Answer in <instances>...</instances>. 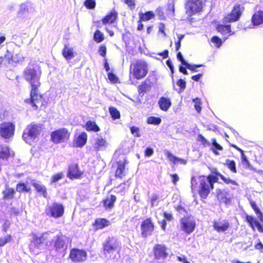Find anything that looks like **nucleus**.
<instances>
[{
  "mask_svg": "<svg viewBox=\"0 0 263 263\" xmlns=\"http://www.w3.org/2000/svg\"><path fill=\"white\" fill-rule=\"evenodd\" d=\"M85 128L88 132H98L100 130V127L95 121L89 120L85 124Z\"/></svg>",
  "mask_w": 263,
  "mask_h": 263,
  "instance_id": "obj_30",
  "label": "nucleus"
},
{
  "mask_svg": "<svg viewBox=\"0 0 263 263\" xmlns=\"http://www.w3.org/2000/svg\"><path fill=\"white\" fill-rule=\"evenodd\" d=\"M32 243L34 244L36 248H39L44 244L40 237L36 235H34L32 237Z\"/></svg>",
  "mask_w": 263,
  "mask_h": 263,
  "instance_id": "obj_49",
  "label": "nucleus"
},
{
  "mask_svg": "<svg viewBox=\"0 0 263 263\" xmlns=\"http://www.w3.org/2000/svg\"><path fill=\"white\" fill-rule=\"evenodd\" d=\"M41 130V126L40 125L31 123L28 125L24 130L22 138L26 143L31 144L40 134Z\"/></svg>",
  "mask_w": 263,
  "mask_h": 263,
  "instance_id": "obj_4",
  "label": "nucleus"
},
{
  "mask_svg": "<svg viewBox=\"0 0 263 263\" xmlns=\"http://www.w3.org/2000/svg\"><path fill=\"white\" fill-rule=\"evenodd\" d=\"M214 229L218 233H223L227 231L230 228V223L228 220H218L213 221Z\"/></svg>",
  "mask_w": 263,
  "mask_h": 263,
  "instance_id": "obj_15",
  "label": "nucleus"
},
{
  "mask_svg": "<svg viewBox=\"0 0 263 263\" xmlns=\"http://www.w3.org/2000/svg\"><path fill=\"white\" fill-rule=\"evenodd\" d=\"M95 224L98 229H103L109 224V221L105 218L97 219Z\"/></svg>",
  "mask_w": 263,
  "mask_h": 263,
  "instance_id": "obj_35",
  "label": "nucleus"
},
{
  "mask_svg": "<svg viewBox=\"0 0 263 263\" xmlns=\"http://www.w3.org/2000/svg\"><path fill=\"white\" fill-rule=\"evenodd\" d=\"M124 2L128 5L131 10L135 8V3L134 0H124Z\"/></svg>",
  "mask_w": 263,
  "mask_h": 263,
  "instance_id": "obj_60",
  "label": "nucleus"
},
{
  "mask_svg": "<svg viewBox=\"0 0 263 263\" xmlns=\"http://www.w3.org/2000/svg\"><path fill=\"white\" fill-rule=\"evenodd\" d=\"M203 7L202 0H188L185 8L190 15L200 11Z\"/></svg>",
  "mask_w": 263,
  "mask_h": 263,
  "instance_id": "obj_12",
  "label": "nucleus"
},
{
  "mask_svg": "<svg viewBox=\"0 0 263 263\" xmlns=\"http://www.w3.org/2000/svg\"><path fill=\"white\" fill-rule=\"evenodd\" d=\"M15 125L11 122L3 123L0 126V135L5 139H9L14 135Z\"/></svg>",
  "mask_w": 263,
  "mask_h": 263,
  "instance_id": "obj_9",
  "label": "nucleus"
},
{
  "mask_svg": "<svg viewBox=\"0 0 263 263\" xmlns=\"http://www.w3.org/2000/svg\"><path fill=\"white\" fill-rule=\"evenodd\" d=\"M133 75L135 78L140 80L146 76L148 72L147 65L146 62L139 61L133 64Z\"/></svg>",
  "mask_w": 263,
  "mask_h": 263,
  "instance_id": "obj_6",
  "label": "nucleus"
},
{
  "mask_svg": "<svg viewBox=\"0 0 263 263\" xmlns=\"http://www.w3.org/2000/svg\"><path fill=\"white\" fill-rule=\"evenodd\" d=\"M245 220L249 226L254 231L256 225L259 222L258 220L254 217L247 214Z\"/></svg>",
  "mask_w": 263,
  "mask_h": 263,
  "instance_id": "obj_33",
  "label": "nucleus"
},
{
  "mask_svg": "<svg viewBox=\"0 0 263 263\" xmlns=\"http://www.w3.org/2000/svg\"><path fill=\"white\" fill-rule=\"evenodd\" d=\"M12 236L11 235H7L4 237H0V247L4 246L7 243L11 241Z\"/></svg>",
  "mask_w": 263,
  "mask_h": 263,
  "instance_id": "obj_48",
  "label": "nucleus"
},
{
  "mask_svg": "<svg viewBox=\"0 0 263 263\" xmlns=\"http://www.w3.org/2000/svg\"><path fill=\"white\" fill-rule=\"evenodd\" d=\"M155 258L159 261H163L168 256L167 248L164 245L156 244L153 248Z\"/></svg>",
  "mask_w": 263,
  "mask_h": 263,
  "instance_id": "obj_11",
  "label": "nucleus"
},
{
  "mask_svg": "<svg viewBox=\"0 0 263 263\" xmlns=\"http://www.w3.org/2000/svg\"><path fill=\"white\" fill-rule=\"evenodd\" d=\"M42 71L40 67L36 64H29L24 69L23 76L25 79L31 85L30 98L25 100L34 110H37L39 104L43 106L42 95L39 92V88L41 86L40 78Z\"/></svg>",
  "mask_w": 263,
  "mask_h": 263,
  "instance_id": "obj_1",
  "label": "nucleus"
},
{
  "mask_svg": "<svg viewBox=\"0 0 263 263\" xmlns=\"http://www.w3.org/2000/svg\"><path fill=\"white\" fill-rule=\"evenodd\" d=\"M16 191L20 193L26 192L28 193L30 191V187L28 186L24 182H19L16 185Z\"/></svg>",
  "mask_w": 263,
  "mask_h": 263,
  "instance_id": "obj_37",
  "label": "nucleus"
},
{
  "mask_svg": "<svg viewBox=\"0 0 263 263\" xmlns=\"http://www.w3.org/2000/svg\"><path fill=\"white\" fill-rule=\"evenodd\" d=\"M218 178L214 174H210L207 177L201 176L199 177L200 182L199 194L202 199H206L211 190L214 189V184L218 181Z\"/></svg>",
  "mask_w": 263,
  "mask_h": 263,
  "instance_id": "obj_3",
  "label": "nucleus"
},
{
  "mask_svg": "<svg viewBox=\"0 0 263 263\" xmlns=\"http://www.w3.org/2000/svg\"><path fill=\"white\" fill-rule=\"evenodd\" d=\"M28 13V7L26 3L22 4L18 12V15L21 17H25Z\"/></svg>",
  "mask_w": 263,
  "mask_h": 263,
  "instance_id": "obj_40",
  "label": "nucleus"
},
{
  "mask_svg": "<svg viewBox=\"0 0 263 263\" xmlns=\"http://www.w3.org/2000/svg\"><path fill=\"white\" fill-rule=\"evenodd\" d=\"M5 59L9 62L10 60H11L13 62L18 63L24 60V57L18 49L14 50L13 53L7 50L5 55Z\"/></svg>",
  "mask_w": 263,
  "mask_h": 263,
  "instance_id": "obj_17",
  "label": "nucleus"
},
{
  "mask_svg": "<svg viewBox=\"0 0 263 263\" xmlns=\"http://www.w3.org/2000/svg\"><path fill=\"white\" fill-rule=\"evenodd\" d=\"M118 16V13L115 11H111L109 14H107L102 20V23L104 24L107 23H112L116 20Z\"/></svg>",
  "mask_w": 263,
  "mask_h": 263,
  "instance_id": "obj_28",
  "label": "nucleus"
},
{
  "mask_svg": "<svg viewBox=\"0 0 263 263\" xmlns=\"http://www.w3.org/2000/svg\"><path fill=\"white\" fill-rule=\"evenodd\" d=\"M166 64L170 68L171 71L172 75L173 76L174 73V67L172 63V62L170 59H168L166 61Z\"/></svg>",
  "mask_w": 263,
  "mask_h": 263,
  "instance_id": "obj_63",
  "label": "nucleus"
},
{
  "mask_svg": "<svg viewBox=\"0 0 263 263\" xmlns=\"http://www.w3.org/2000/svg\"><path fill=\"white\" fill-rule=\"evenodd\" d=\"M9 156V148L6 145L0 144V159H7Z\"/></svg>",
  "mask_w": 263,
  "mask_h": 263,
  "instance_id": "obj_32",
  "label": "nucleus"
},
{
  "mask_svg": "<svg viewBox=\"0 0 263 263\" xmlns=\"http://www.w3.org/2000/svg\"><path fill=\"white\" fill-rule=\"evenodd\" d=\"M211 42L214 44L217 48H219L222 44L223 41L218 36H213L211 39Z\"/></svg>",
  "mask_w": 263,
  "mask_h": 263,
  "instance_id": "obj_45",
  "label": "nucleus"
},
{
  "mask_svg": "<svg viewBox=\"0 0 263 263\" xmlns=\"http://www.w3.org/2000/svg\"><path fill=\"white\" fill-rule=\"evenodd\" d=\"M93 40L97 43H101L104 40L103 34L99 30H97L94 33Z\"/></svg>",
  "mask_w": 263,
  "mask_h": 263,
  "instance_id": "obj_44",
  "label": "nucleus"
},
{
  "mask_svg": "<svg viewBox=\"0 0 263 263\" xmlns=\"http://www.w3.org/2000/svg\"><path fill=\"white\" fill-rule=\"evenodd\" d=\"M102 246L104 254L107 259L115 260L117 259V254L119 257L121 242L117 237H108L103 242Z\"/></svg>",
  "mask_w": 263,
  "mask_h": 263,
  "instance_id": "obj_2",
  "label": "nucleus"
},
{
  "mask_svg": "<svg viewBox=\"0 0 263 263\" xmlns=\"http://www.w3.org/2000/svg\"><path fill=\"white\" fill-rule=\"evenodd\" d=\"M224 164L227 166L231 172L234 173H237L236 163L234 160H231L228 159L226 160Z\"/></svg>",
  "mask_w": 263,
  "mask_h": 263,
  "instance_id": "obj_41",
  "label": "nucleus"
},
{
  "mask_svg": "<svg viewBox=\"0 0 263 263\" xmlns=\"http://www.w3.org/2000/svg\"><path fill=\"white\" fill-rule=\"evenodd\" d=\"M45 213L49 217L54 218H60L64 213V205L60 203L53 202L52 204L47 206Z\"/></svg>",
  "mask_w": 263,
  "mask_h": 263,
  "instance_id": "obj_5",
  "label": "nucleus"
},
{
  "mask_svg": "<svg viewBox=\"0 0 263 263\" xmlns=\"http://www.w3.org/2000/svg\"><path fill=\"white\" fill-rule=\"evenodd\" d=\"M214 175L217 176V177L218 178V177H219L221 180L223 181L224 183L226 184H232L233 185H237V183L234 181L232 180L231 179L229 178H226L223 175L221 174L220 173L217 172L216 170L215 172H213Z\"/></svg>",
  "mask_w": 263,
  "mask_h": 263,
  "instance_id": "obj_34",
  "label": "nucleus"
},
{
  "mask_svg": "<svg viewBox=\"0 0 263 263\" xmlns=\"http://www.w3.org/2000/svg\"><path fill=\"white\" fill-rule=\"evenodd\" d=\"M53 234L51 231L46 232L45 233H42L39 237L41 239V241L43 243L46 242V245H48V242L47 241V239L50 237V235Z\"/></svg>",
  "mask_w": 263,
  "mask_h": 263,
  "instance_id": "obj_46",
  "label": "nucleus"
},
{
  "mask_svg": "<svg viewBox=\"0 0 263 263\" xmlns=\"http://www.w3.org/2000/svg\"><path fill=\"white\" fill-rule=\"evenodd\" d=\"M84 5L87 9H93L96 6V2L95 0H85Z\"/></svg>",
  "mask_w": 263,
  "mask_h": 263,
  "instance_id": "obj_51",
  "label": "nucleus"
},
{
  "mask_svg": "<svg viewBox=\"0 0 263 263\" xmlns=\"http://www.w3.org/2000/svg\"><path fill=\"white\" fill-rule=\"evenodd\" d=\"M49 243L51 246H53V248L56 251L63 249L65 244L64 236L61 233H59L56 236L52 237L51 241Z\"/></svg>",
  "mask_w": 263,
  "mask_h": 263,
  "instance_id": "obj_16",
  "label": "nucleus"
},
{
  "mask_svg": "<svg viewBox=\"0 0 263 263\" xmlns=\"http://www.w3.org/2000/svg\"><path fill=\"white\" fill-rule=\"evenodd\" d=\"M180 222L181 224V230L188 234L192 233L195 229V221L193 218L190 216H184V217L181 218Z\"/></svg>",
  "mask_w": 263,
  "mask_h": 263,
  "instance_id": "obj_8",
  "label": "nucleus"
},
{
  "mask_svg": "<svg viewBox=\"0 0 263 263\" xmlns=\"http://www.w3.org/2000/svg\"><path fill=\"white\" fill-rule=\"evenodd\" d=\"M99 53L100 55L105 57L106 54V47L105 45H102L99 49Z\"/></svg>",
  "mask_w": 263,
  "mask_h": 263,
  "instance_id": "obj_59",
  "label": "nucleus"
},
{
  "mask_svg": "<svg viewBox=\"0 0 263 263\" xmlns=\"http://www.w3.org/2000/svg\"><path fill=\"white\" fill-rule=\"evenodd\" d=\"M158 195L156 194H153L152 195L151 197L150 198L152 207L157 205L158 203H156V201L158 199Z\"/></svg>",
  "mask_w": 263,
  "mask_h": 263,
  "instance_id": "obj_53",
  "label": "nucleus"
},
{
  "mask_svg": "<svg viewBox=\"0 0 263 263\" xmlns=\"http://www.w3.org/2000/svg\"><path fill=\"white\" fill-rule=\"evenodd\" d=\"M109 112L113 120L118 119L120 118V112L116 107H109Z\"/></svg>",
  "mask_w": 263,
  "mask_h": 263,
  "instance_id": "obj_39",
  "label": "nucleus"
},
{
  "mask_svg": "<svg viewBox=\"0 0 263 263\" xmlns=\"http://www.w3.org/2000/svg\"><path fill=\"white\" fill-rule=\"evenodd\" d=\"M198 140L202 143V144L205 145L208 144L210 145V143L206 139H205L201 134H199L198 136Z\"/></svg>",
  "mask_w": 263,
  "mask_h": 263,
  "instance_id": "obj_58",
  "label": "nucleus"
},
{
  "mask_svg": "<svg viewBox=\"0 0 263 263\" xmlns=\"http://www.w3.org/2000/svg\"><path fill=\"white\" fill-rule=\"evenodd\" d=\"M177 85L180 88V89L183 90L186 87V82L184 80L180 79L177 81Z\"/></svg>",
  "mask_w": 263,
  "mask_h": 263,
  "instance_id": "obj_57",
  "label": "nucleus"
},
{
  "mask_svg": "<svg viewBox=\"0 0 263 263\" xmlns=\"http://www.w3.org/2000/svg\"><path fill=\"white\" fill-rule=\"evenodd\" d=\"M152 83L148 79H146L142 82L141 85L138 87V92L141 96H143L147 91L149 90L152 87Z\"/></svg>",
  "mask_w": 263,
  "mask_h": 263,
  "instance_id": "obj_21",
  "label": "nucleus"
},
{
  "mask_svg": "<svg viewBox=\"0 0 263 263\" xmlns=\"http://www.w3.org/2000/svg\"><path fill=\"white\" fill-rule=\"evenodd\" d=\"M250 205L252 208L253 209L256 214L260 212V210L259 208L258 207L256 202L254 201H250Z\"/></svg>",
  "mask_w": 263,
  "mask_h": 263,
  "instance_id": "obj_64",
  "label": "nucleus"
},
{
  "mask_svg": "<svg viewBox=\"0 0 263 263\" xmlns=\"http://www.w3.org/2000/svg\"><path fill=\"white\" fill-rule=\"evenodd\" d=\"M62 54L67 61L71 60L74 57L73 48L69 47L67 45H64Z\"/></svg>",
  "mask_w": 263,
  "mask_h": 263,
  "instance_id": "obj_25",
  "label": "nucleus"
},
{
  "mask_svg": "<svg viewBox=\"0 0 263 263\" xmlns=\"http://www.w3.org/2000/svg\"><path fill=\"white\" fill-rule=\"evenodd\" d=\"M130 130L132 135L136 137H140L141 135L139 134V128L138 127L133 126L130 127Z\"/></svg>",
  "mask_w": 263,
  "mask_h": 263,
  "instance_id": "obj_52",
  "label": "nucleus"
},
{
  "mask_svg": "<svg viewBox=\"0 0 263 263\" xmlns=\"http://www.w3.org/2000/svg\"><path fill=\"white\" fill-rule=\"evenodd\" d=\"M222 146L220 145L219 143H218L215 146L211 147V150L215 155H219V153L218 152V151H222Z\"/></svg>",
  "mask_w": 263,
  "mask_h": 263,
  "instance_id": "obj_54",
  "label": "nucleus"
},
{
  "mask_svg": "<svg viewBox=\"0 0 263 263\" xmlns=\"http://www.w3.org/2000/svg\"><path fill=\"white\" fill-rule=\"evenodd\" d=\"M87 140V135L85 132L81 133L75 140L73 145L77 147H82L85 145Z\"/></svg>",
  "mask_w": 263,
  "mask_h": 263,
  "instance_id": "obj_23",
  "label": "nucleus"
},
{
  "mask_svg": "<svg viewBox=\"0 0 263 263\" xmlns=\"http://www.w3.org/2000/svg\"><path fill=\"white\" fill-rule=\"evenodd\" d=\"M251 21L253 26H258L263 24V11L256 12L253 15Z\"/></svg>",
  "mask_w": 263,
  "mask_h": 263,
  "instance_id": "obj_26",
  "label": "nucleus"
},
{
  "mask_svg": "<svg viewBox=\"0 0 263 263\" xmlns=\"http://www.w3.org/2000/svg\"><path fill=\"white\" fill-rule=\"evenodd\" d=\"M161 122V119L159 117L154 116L149 117L147 119V123L149 124L159 125Z\"/></svg>",
  "mask_w": 263,
  "mask_h": 263,
  "instance_id": "obj_43",
  "label": "nucleus"
},
{
  "mask_svg": "<svg viewBox=\"0 0 263 263\" xmlns=\"http://www.w3.org/2000/svg\"><path fill=\"white\" fill-rule=\"evenodd\" d=\"M165 154L166 155L167 158H168V159L170 161L173 162L174 164H176V163H177L178 162H180V163H181L182 164H185L186 163V160H184L183 159H181V158H180L176 157L175 156L173 155L171 152H170L168 151H166L165 153Z\"/></svg>",
  "mask_w": 263,
  "mask_h": 263,
  "instance_id": "obj_29",
  "label": "nucleus"
},
{
  "mask_svg": "<svg viewBox=\"0 0 263 263\" xmlns=\"http://www.w3.org/2000/svg\"><path fill=\"white\" fill-rule=\"evenodd\" d=\"M241 161L245 168H249L250 170H253L243 151L241 153Z\"/></svg>",
  "mask_w": 263,
  "mask_h": 263,
  "instance_id": "obj_36",
  "label": "nucleus"
},
{
  "mask_svg": "<svg viewBox=\"0 0 263 263\" xmlns=\"http://www.w3.org/2000/svg\"><path fill=\"white\" fill-rule=\"evenodd\" d=\"M193 102L195 103L194 107L198 112H200L201 110V100L198 98L193 99Z\"/></svg>",
  "mask_w": 263,
  "mask_h": 263,
  "instance_id": "obj_50",
  "label": "nucleus"
},
{
  "mask_svg": "<svg viewBox=\"0 0 263 263\" xmlns=\"http://www.w3.org/2000/svg\"><path fill=\"white\" fill-rule=\"evenodd\" d=\"M177 58L181 63L182 65L185 66L187 64L188 62L185 60L181 52H178Z\"/></svg>",
  "mask_w": 263,
  "mask_h": 263,
  "instance_id": "obj_55",
  "label": "nucleus"
},
{
  "mask_svg": "<svg viewBox=\"0 0 263 263\" xmlns=\"http://www.w3.org/2000/svg\"><path fill=\"white\" fill-rule=\"evenodd\" d=\"M141 235L146 238L152 235L154 229V226L150 218L144 220L141 224Z\"/></svg>",
  "mask_w": 263,
  "mask_h": 263,
  "instance_id": "obj_14",
  "label": "nucleus"
},
{
  "mask_svg": "<svg viewBox=\"0 0 263 263\" xmlns=\"http://www.w3.org/2000/svg\"><path fill=\"white\" fill-rule=\"evenodd\" d=\"M116 177L122 178L125 176V164L123 161H119L118 162L117 169L115 173Z\"/></svg>",
  "mask_w": 263,
  "mask_h": 263,
  "instance_id": "obj_31",
  "label": "nucleus"
},
{
  "mask_svg": "<svg viewBox=\"0 0 263 263\" xmlns=\"http://www.w3.org/2000/svg\"><path fill=\"white\" fill-rule=\"evenodd\" d=\"M241 15V9L239 5H235L231 12L224 17L223 21L226 23L237 21Z\"/></svg>",
  "mask_w": 263,
  "mask_h": 263,
  "instance_id": "obj_13",
  "label": "nucleus"
},
{
  "mask_svg": "<svg viewBox=\"0 0 263 263\" xmlns=\"http://www.w3.org/2000/svg\"><path fill=\"white\" fill-rule=\"evenodd\" d=\"M87 256V253L85 250L73 248L70 250L69 257L73 262L79 263L84 261Z\"/></svg>",
  "mask_w": 263,
  "mask_h": 263,
  "instance_id": "obj_10",
  "label": "nucleus"
},
{
  "mask_svg": "<svg viewBox=\"0 0 263 263\" xmlns=\"http://www.w3.org/2000/svg\"><path fill=\"white\" fill-rule=\"evenodd\" d=\"M32 185L35 188L37 193L41 194L44 197L47 198L48 194L47 193L46 187L45 185L33 181L31 183Z\"/></svg>",
  "mask_w": 263,
  "mask_h": 263,
  "instance_id": "obj_27",
  "label": "nucleus"
},
{
  "mask_svg": "<svg viewBox=\"0 0 263 263\" xmlns=\"http://www.w3.org/2000/svg\"><path fill=\"white\" fill-rule=\"evenodd\" d=\"M108 146V143L105 139L102 137H98L95 139L94 147L98 151H104Z\"/></svg>",
  "mask_w": 263,
  "mask_h": 263,
  "instance_id": "obj_22",
  "label": "nucleus"
},
{
  "mask_svg": "<svg viewBox=\"0 0 263 263\" xmlns=\"http://www.w3.org/2000/svg\"><path fill=\"white\" fill-rule=\"evenodd\" d=\"M216 28L217 31L220 33L223 36L224 41H226L228 39V36L235 33L234 32L232 31L230 25L218 24Z\"/></svg>",
  "mask_w": 263,
  "mask_h": 263,
  "instance_id": "obj_18",
  "label": "nucleus"
},
{
  "mask_svg": "<svg viewBox=\"0 0 263 263\" xmlns=\"http://www.w3.org/2000/svg\"><path fill=\"white\" fill-rule=\"evenodd\" d=\"M3 193L4 198L12 199L15 194V191L12 188H8L6 191H3Z\"/></svg>",
  "mask_w": 263,
  "mask_h": 263,
  "instance_id": "obj_42",
  "label": "nucleus"
},
{
  "mask_svg": "<svg viewBox=\"0 0 263 263\" xmlns=\"http://www.w3.org/2000/svg\"><path fill=\"white\" fill-rule=\"evenodd\" d=\"M203 66V65L202 64H194L192 65L190 63H187V64L185 66L186 68H187L188 69L191 70L194 72H197L199 70L197 69V68L201 67Z\"/></svg>",
  "mask_w": 263,
  "mask_h": 263,
  "instance_id": "obj_47",
  "label": "nucleus"
},
{
  "mask_svg": "<svg viewBox=\"0 0 263 263\" xmlns=\"http://www.w3.org/2000/svg\"><path fill=\"white\" fill-rule=\"evenodd\" d=\"M158 104L162 110L166 111L171 107L172 102L169 98L161 97L158 101Z\"/></svg>",
  "mask_w": 263,
  "mask_h": 263,
  "instance_id": "obj_24",
  "label": "nucleus"
},
{
  "mask_svg": "<svg viewBox=\"0 0 263 263\" xmlns=\"http://www.w3.org/2000/svg\"><path fill=\"white\" fill-rule=\"evenodd\" d=\"M117 199L116 197L113 195H107L106 197L103 200V205L106 210H110L114 206V203Z\"/></svg>",
  "mask_w": 263,
  "mask_h": 263,
  "instance_id": "obj_20",
  "label": "nucleus"
},
{
  "mask_svg": "<svg viewBox=\"0 0 263 263\" xmlns=\"http://www.w3.org/2000/svg\"><path fill=\"white\" fill-rule=\"evenodd\" d=\"M82 174V173L79 171L78 164L73 163L69 165L67 173V177L71 179L79 178Z\"/></svg>",
  "mask_w": 263,
  "mask_h": 263,
  "instance_id": "obj_19",
  "label": "nucleus"
},
{
  "mask_svg": "<svg viewBox=\"0 0 263 263\" xmlns=\"http://www.w3.org/2000/svg\"><path fill=\"white\" fill-rule=\"evenodd\" d=\"M108 77L109 80L112 82L116 83L118 81V78L112 72H108Z\"/></svg>",
  "mask_w": 263,
  "mask_h": 263,
  "instance_id": "obj_62",
  "label": "nucleus"
},
{
  "mask_svg": "<svg viewBox=\"0 0 263 263\" xmlns=\"http://www.w3.org/2000/svg\"><path fill=\"white\" fill-rule=\"evenodd\" d=\"M154 154V149L153 148L148 147H146L145 152H144V155L145 157H151Z\"/></svg>",
  "mask_w": 263,
  "mask_h": 263,
  "instance_id": "obj_61",
  "label": "nucleus"
},
{
  "mask_svg": "<svg viewBox=\"0 0 263 263\" xmlns=\"http://www.w3.org/2000/svg\"><path fill=\"white\" fill-rule=\"evenodd\" d=\"M63 177V175L62 173H58L52 176L51 182L55 183L61 180Z\"/></svg>",
  "mask_w": 263,
  "mask_h": 263,
  "instance_id": "obj_56",
  "label": "nucleus"
},
{
  "mask_svg": "<svg viewBox=\"0 0 263 263\" xmlns=\"http://www.w3.org/2000/svg\"><path fill=\"white\" fill-rule=\"evenodd\" d=\"M69 133L65 128H60L51 132V140L54 143H60L68 139Z\"/></svg>",
  "mask_w": 263,
  "mask_h": 263,
  "instance_id": "obj_7",
  "label": "nucleus"
},
{
  "mask_svg": "<svg viewBox=\"0 0 263 263\" xmlns=\"http://www.w3.org/2000/svg\"><path fill=\"white\" fill-rule=\"evenodd\" d=\"M155 16V14L152 11H147L144 13L140 14V21H148Z\"/></svg>",
  "mask_w": 263,
  "mask_h": 263,
  "instance_id": "obj_38",
  "label": "nucleus"
}]
</instances>
